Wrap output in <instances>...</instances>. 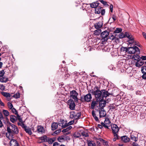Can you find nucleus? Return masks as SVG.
<instances>
[{
	"mask_svg": "<svg viewBox=\"0 0 146 146\" xmlns=\"http://www.w3.org/2000/svg\"><path fill=\"white\" fill-rule=\"evenodd\" d=\"M7 129L8 133H7L6 136L9 139L13 138L14 135L18 134L19 132L17 126L10 123L7 125Z\"/></svg>",
	"mask_w": 146,
	"mask_h": 146,
	"instance_id": "f257e3e1",
	"label": "nucleus"
},
{
	"mask_svg": "<svg viewBox=\"0 0 146 146\" xmlns=\"http://www.w3.org/2000/svg\"><path fill=\"white\" fill-rule=\"evenodd\" d=\"M96 90L95 91L94 90H91L89 92L93 94L94 95L96 98L97 101H99V100H101L102 99V91L100 90L97 87H95L94 89Z\"/></svg>",
	"mask_w": 146,
	"mask_h": 146,
	"instance_id": "f03ea898",
	"label": "nucleus"
},
{
	"mask_svg": "<svg viewBox=\"0 0 146 146\" xmlns=\"http://www.w3.org/2000/svg\"><path fill=\"white\" fill-rule=\"evenodd\" d=\"M121 49L122 50H123V51H126L128 53L131 54H134L136 52H138L139 53L140 52L139 48L136 46H134L133 47H129L128 48L123 47H122Z\"/></svg>",
	"mask_w": 146,
	"mask_h": 146,
	"instance_id": "7ed1b4c3",
	"label": "nucleus"
},
{
	"mask_svg": "<svg viewBox=\"0 0 146 146\" xmlns=\"http://www.w3.org/2000/svg\"><path fill=\"white\" fill-rule=\"evenodd\" d=\"M101 124L105 128L108 129L110 127L111 125V122L108 117H106L104 122H102Z\"/></svg>",
	"mask_w": 146,
	"mask_h": 146,
	"instance_id": "20e7f679",
	"label": "nucleus"
},
{
	"mask_svg": "<svg viewBox=\"0 0 146 146\" xmlns=\"http://www.w3.org/2000/svg\"><path fill=\"white\" fill-rule=\"evenodd\" d=\"M78 93L76 91L72 90L70 92V96L71 98L74 100V101L76 102L78 101L77 96Z\"/></svg>",
	"mask_w": 146,
	"mask_h": 146,
	"instance_id": "39448f33",
	"label": "nucleus"
},
{
	"mask_svg": "<svg viewBox=\"0 0 146 146\" xmlns=\"http://www.w3.org/2000/svg\"><path fill=\"white\" fill-rule=\"evenodd\" d=\"M81 115V114L80 112H75L74 111L70 112V117L71 118L77 119Z\"/></svg>",
	"mask_w": 146,
	"mask_h": 146,
	"instance_id": "423d86ee",
	"label": "nucleus"
},
{
	"mask_svg": "<svg viewBox=\"0 0 146 146\" xmlns=\"http://www.w3.org/2000/svg\"><path fill=\"white\" fill-rule=\"evenodd\" d=\"M68 102L70 109L72 110H74L76 106L73 100L71 99L68 101Z\"/></svg>",
	"mask_w": 146,
	"mask_h": 146,
	"instance_id": "0eeeda50",
	"label": "nucleus"
},
{
	"mask_svg": "<svg viewBox=\"0 0 146 146\" xmlns=\"http://www.w3.org/2000/svg\"><path fill=\"white\" fill-rule=\"evenodd\" d=\"M109 33V32L108 31H105L101 33V36L104 40H107L108 39V36Z\"/></svg>",
	"mask_w": 146,
	"mask_h": 146,
	"instance_id": "6e6552de",
	"label": "nucleus"
},
{
	"mask_svg": "<svg viewBox=\"0 0 146 146\" xmlns=\"http://www.w3.org/2000/svg\"><path fill=\"white\" fill-rule=\"evenodd\" d=\"M113 133H118L119 128L117 125L113 124L111 125Z\"/></svg>",
	"mask_w": 146,
	"mask_h": 146,
	"instance_id": "1a4fd4ad",
	"label": "nucleus"
},
{
	"mask_svg": "<svg viewBox=\"0 0 146 146\" xmlns=\"http://www.w3.org/2000/svg\"><path fill=\"white\" fill-rule=\"evenodd\" d=\"M98 140L99 141H97V143L98 144H101L105 146H109L108 142L107 141L104 140L102 138H99Z\"/></svg>",
	"mask_w": 146,
	"mask_h": 146,
	"instance_id": "9d476101",
	"label": "nucleus"
},
{
	"mask_svg": "<svg viewBox=\"0 0 146 146\" xmlns=\"http://www.w3.org/2000/svg\"><path fill=\"white\" fill-rule=\"evenodd\" d=\"M69 138V137L66 135L60 136L58 138V141L62 142H64Z\"/></svg>",
	"mask_w": 146,
	"mask_h": 146,
	"instance_id": "9b49d317",
	"label": "nucleus"
},
{
	"mask_svg": "<svg viewBox=\"0 0 146 146\" xmlns=\"http://www.w3.org/2000/svg\"><path fill=\"white\" fill-rule=\"evenodd\" d=\"M1 94L4 97H5L6 99L9 101L11 99V96L10 93L6 92H1Z\"/></svg>",
	"mask_w": 146,
	"mask_h": 146,
	"instance_id": "f8f14e48",
	"label": "nucleus"
},
{
	"mask_svg": "<svg viewBox=\"0 0 146 146\" xmlns=\"http://www.w3.org/2000/svg\"><path fill=\"white\" fill-rule=\"evenodd\" d=\"M128 42L129 44H133L139 46H140V45L138 43H137L136 42L134 41V39L133 37H131V38L129 39Z\"/></svg>",
	"mask_w": 146,
	"mask_h": 146,
	"instance_id": "ddd939ff",
	"label": "nucleus"
},
{
	"mask_svg": "<svg viewBox=\"0 0 146 146\" xmlns=\"http://www.w3.org/2000/svg\"><path fill=\"white\" fill-rule=\"evenodd\" d=\"M72 127L71 126H69L67 128L63 129L62 130V132L65 133V135H67L70 133V130L72 129Z\"/></svg>",
	"mask_w": 146,
	"mask_h": 146,
	"instance_id": "4468645a",
	"label": "nucleus"
},
{
	"mask_svg": "<svg viewBox=\"0 0 146 146\" xmlns=\"http://www.w3.org/2000/svg\"><path fill=\"white\" fill-rule=\"evenodd\" d=\"M106 114V112L103 108H101L99 109V115L100 117H105Z\"/></svg>",
	"mask_w": 146,
	"mask_h": 146,
	"instance_id": "2eb2a0df",
	"label": "nucleus"
},
{
	"mask_svg": "<svg viewBox=\"0 0 146 146\" xmlns=\"http://www.w3.org/2000/svg\"><path fill=\"white\" fill-rule=\"evenodd\" d=\"M67 121L62 120L60 121L58 123V125L61 126L62 128H64L68 126V124Z\"/></svg>",
	"mask_w": 146,
	"mask_h": 146,
	"instance_id": "dca6fc26",
	"label": "nucleus"
},
{
	"mask_svg": "<svg viewBox=\"0 0 146 146\" xmlns=\"http://www.w3.org/2000/svg\"><path fill=\"white\" fill-rule=\"evenodd\" d=\"M92 96L90 94H88L84 96V99L85 101L86 102H88L91 100Z\"/></svg>",
	"mask_w": 146,
	"mask_h": 146,
	"instance_id": "f3484780",
	"label": "nucleus"
},
{
	"mask_svg": "<svg viewBox=\"0 0 146 146\" xmlns=\"http://www.w3.org/2000/svg\"><path fill=\"white\" fill-rule=\"evenodd\" d=\"M102 99H103L104 97H107L111 95V94L108 93L107 91H106L104 90H102Z\"/></svg>",
	"mask_w": 146,
	"mask_h": 146,
	"instance_id": "a211bd4d",
	"label": "nucleus"
},
{
	"mask_svg": "<svg viewBox=\"0 0 146 146\" xmlns=\"http://www.w3.org/2000/svg\"><path fill=\"white\" fill-rule=\"evenodd\" d=\"M22 126L27 133L30 135H31L32 134V132L30 129L29 128H27V126L23 124H22Z\"/></svg>",
	"mask_w": 146,
	"mask_h": 146,
	"instance_id": "6ab92c4d",
	"label": "nucleus"
},
{
	"mask_svg": "<svg viewBox=\"0 0 146 146\" xmlns=\"http://www.w3.org/2000/svg\"><path fill=\"white\" fill-rule=\"evenodd\" d=\"M99 106L101 108H103L106 105V101L103 99H102L101 100H99Z\"/></svg>",
	"mask_w": 146,
	"mask_h": 146,
	"instance_id": "aec40b11",
	"label": "nucleus"
},
{
	"mask_svg": "<svg viewBox=\"0 0 146 146\" xmlns=\"http://www.w3.org/2000/svg\"><path fill=\"white\" fill-rule=\"evenodd\" d=\"M12 138L10 141V146H18L19 144L17 142L15 139H13Z\"/></svg>",
	"mask_w": 146,
	"mask_h": 146,
	"instance_id": "412c9836",
	"label": "nucleus"
},
{
	"mask_svg": "<svg viewBox=\"0 0 146 146\" xmlns=\"http://www.w3.org/2000/svg\"><path fill=\"white\" fill-rule=\"evenodd\" d=\"M37 131L39 133H43L45 132V129L43 127L41 126H38L37 127Z\"/></svg>",
	"mask_w": 146,
	"mask_h": 146,
	"instance_id": "4be33fe9",
	"label": "nucleus"
},
{
	"mask_svg": "<svg viewBox=\"0 0 146 146\" xmlns=\"http://www.w3.org/2000/svg\"><path fill=\"white\" fill-rule=\"evenodd\" d=\"M121 140L125 143H127L129 141L130 139L126 136H124L121 137Z\"/></svg>",
	"mask_w": 146,
	"mask_h": 146,
	"instance_id": "5701e85b",
	"label": "nucleus"
},
{
	"mask_svg": "<svg viewBox=\"0 0 146 146\" xmlns=\"http://www.w3.org/2000/svg\"><path fill=\"white\" fill-rule=\"evenodd\" d=\"M103 25V23L101 21L99 22H98L96 23L94 25L95 28L96 29H98L102 27Z\"/></svg>",
	"mask_w": 146,
	"mask_h": 146,
	"instance_id": "b1692460",
	"label": "nucleus"
},
{
	"mask_svg": "<svg viewBox=\"0 0 146 146\" xmlns=\"http://www.w3.org/2000/svg\"><path fill=\"white\" fill-rule=\"evenodd\" d=\"M8 80V78H6L4 74L1 76H0V81L2 82H6Z\"/></svg>",
	"mask_w": 146,
	"mask_h": 146,
	"instance_id": "393cba45",
	"label": "nucleus"
},
{
	"mask_svg": "<svg viewBox=\"0 0 146 146\" xmlns=\"http://www.w3.org/2000/svg\"><path fill=\"white\" fill-rule=\"evenodd\" d=\"M10 120L11 122L13 123L17 120V117L13 115H11Z\"/></svg>",
	"mask_w": 146,
	"mask_h": 146,
	"instance_id": "a878e982",
	"label": "nucleus"
},
{
	"mask_svg": "<svg viewBox=\"0 0 146 146\" xmlns=\"http://www.w3.org/2000/svg\"><path fill=\"white\" fill-rule=\"evenodd\" d=\"M144 64V62L142 61H138L136 62L135 66L139 68L143 65Z\"/></svg>",
	"mask_w": 146,
	"mask_h": 146,
	"instance_id": "bb28decb",
	"label": "nucleus"
},
{
	"mask_svg": "<svg viewBox=\"0 0 146 146\" xmlns=\"http://www.w3.org/2000/svg\"><path fill=\"white\" fill-rule=\"evenodd\" d=\"M90 5L91 7L95 8L99 5V3L98 1H96L91 3Z\"/></svg>",
	"mask_w": 146,
	"mask_h": 146,
	"instance_id": "cd10ccee",
	"label": "nucleus"
},
{
	"mask_svg": "<svg viewBox=\"0 0 146 146\" xmlns=\"http://www.w3.org/2000/svg\"><path fill=\"white\" fill-rule=\"evenodd\" d=\"M46 138L47 137L46 136L40 137L38 140V142L39 143H41L44 142L46 140H47Z\"/></svg>",
	"mask_w": 146,
	"mask_h": 146,
	"instance_id": "c85d7f7f",
	"label": "nucleus"
},
{
	"mask_svg": "<svg viewBox=\"0 0 146 146\" xmlns=\"http://www.w3.org/2000/svg\"><path fill=\"white\" fill-rule=\"evenodd\" d=\"M130 138L131 139L135 142H136L138 140L137 137L135 136L133 134H131L130 135Z\"/></svg>",
	"mask_w": 146,
	"mask_h": 146,
	"instance_id": "c756f323",
	"label": "nucleus"
},
{
	"mask_svg": "<svg viewBox=\"0 0 146 146\" xmlns=\"http://www.w3.org/2000/svg\"><path fill=\"white\" fill-rule=\"evenodd\" d=\"M87 144L88 146H95L96 144L95 143L92 141H87Z\"/></svg>",
	"mask_w": 146,
	"mask_h": 146,
	"instance_id": "7c9ffc66",
	"label": "nucleus"
},
{
	"mask_svg": "<svg viewBox=\"0 0 146 146\" xmlns=\"http://www.w3.org/2000/svg\"><path fill=\"white\" fill-rule=\"evenodd\" d=\"M97 101H92L91 104V108L92 109H94L95 106L98 105Z\"/></svg>",
	"mask_w": 146,
	"mask_h": 146,
	"instance_id": "2f4dec72",
	"label": "nucleus"
},
{
	"mask_svg": "<svg viewBox=\"0 0 146 146\" xmlns=\"http://www.w3.org/2000/svg\"><path fill=\"white\" fill-rule=\"evenodd\" d=\"M113 135L114 138L113 139V141H114L119 139V137L118 135V133H113Z\"/></svg>",
	"mask_w": 146,
	"mask_h": 146,
	"instance_id": "473e14b6",
	"label": "nucleus"
},
{
	"mask_svg": "<svg viewBox=\"0 0 146 146\" xmlns=\"http://www.w3.org/2000/svg\"><path fill=\"white\" fill-rule=\"evenodd\" d=\"M102 7H98V8L95 9V13L96 14H99L101 13Z\"/></svg>",
	"mask_w": 146,
	"mask_h": 146,
	"instance_id": "72a5a7b5",
	"label": "nucleus"
},
{
	"mask_svg": "<svg viewBox=\"0 0 146 146\" xmlns=\"http://www.w3.org/2000/svg\"><path fill=\"white\" fill-rule=\"evenodd\" d=\"M51 126L52 129L54 130L57 128L58 125L57 123H54L52 124Z\"/></svg>",
	"mask_w": 146,
	"mask_h": 146,
	"instance_id": "f704fd0d",
	"label": "nucleus"
},
{
	"mask_svg": "<svg viewBox=\"0 0 146 146\" xmlns=\"http://www.w3.org/2000/svg\"><path fill=\"white\" fill-rule=\"evenodd\" d=\"M125 37H126L128 39L131 38V37H133L131 35V34L127 32H125Z\"/></svg>",
	"mask_w": 146,
	"mask_h": 146,
	"instance_id": "c9c22d12",
	"label": "nucleus"
},
{
	"mask_svg": "<svg viewBox=\"0 0 146 146\" xmlns=\"http://www.w3.org/2000/svg\"><path fill=\"white\" fill-rule=\"evenodd\" d=\"M133 58L134 60H136L139 61L140 59V58L139 56L137 54L134 55L133 57Z\"/></svg>",
	"mask_w": 146,
	"mask_h": 146,
	"instance_id": "e433bc0d",
	"label": "nucleus"
},
{
	"mask_svg": "<svg viewBox=\"0 0 146 146\" xmlns=\"http://www.w3.org/2000/svg\"><path fill=\"white\" fill-rule=\"evenodd\" d=\"M101 32V29H98L94 31V34L95 35H99Z\"/></svg>",
	"mask_w": 146,
	"mask_h": 146,
	"instance_id": "4c0bfd02",
	"label": "nucleus"
},
{
	"mask_svg": "<svg viewBox=\"0 0 146 146\" xmlns=\"http://www.w3.org/2000/svg\"><path fill=\"white\" fill-rule=\"evenodd\" d=\"M73 136L74 137L78 138L81 136V135L79 132H76L74 133Z\"/></svg>",
	"mask_w": 146,
	"mask_h": 146,
	"instance_id": "58836bf2",
	"label": "nucleus"
},
{
	"mask_svg": "<svg viewBox=\"0 0 146 146\" xmlns=\"http://www.w3.org/2000/svg\"><path fill=\"white\" fill-rule=\"evenodd\" d=\"M13 97L16 99H17L20 97V94L18 92L16 93L15 94L13 95Z\"/></svg>",
	"mask_w": 146,
	"mask_h": 146,
	"instance_id": "ea45409f",
	"label": "nucleus"
},
{
	"mask_svg": "<svg viewBox=\"0 0 146 146\" xmlns=\"http://www.w3.org/2000/svg\"><path fill=\"white\" fill-rule=\"evenodd\" d=\"M122 29L121 28H117L114 32L115 33H118L122 31Z\"/></svg>",
	"mask_w": 146,
	"mask_h": 146,
	"instance_id": "a19ab883",
	"label": "nucleus"
},
{
	"mask_svg": "<svg viewBox=\"0 0 146 146\" xmlns=\"http://www.w3.org/2000/svg\"><path fill=\"white\" fill-rule=\"evenodd\" d=\"M3 112L4 115L6 116H8L9 115V113L7 110H3Z\"/></svg>",
	"mask_w": 146,
	"mask_h": 146,
	"instance_id": "79ce46f5",
	"label": "nucleus"
},
{
	"mask_svg": "<svg viewBox=\"0 0 146 146\" xmlns=\"http://www.w3.org/2000/svg\"><path fill=\"white\" fill-rule=\"evenodd\" d=\"M141 71L142 73H146V66H143L141 68Z\"/></svg>",
	"mask_w": 146,
	"mask_h": 146,
	"instance_id": "37998d69",
	"label": "nucleus"
},
{
	"mask_svg": "<svg viewBox=\"0 0 146 146\" xmlns=\"http://www.w3.org/2000/svg\"><path fill=\"white\" fill-rule=\"evenodd\" d=\"M61 132V129H58L54 131L53 134L54 135H56L59 133Z\"/></svg>",
	"mask_w": 146,
	"mask_h": 146,
	"instance_id": "c03bdc74",
	"label": "nucleus"
},
{
	"mask_svg": "<svg viewBox=\"0 0 146 146\" xmlns=\"http://www.w3.org/2000/svg\"><path fill=\"white\" fill-rule=\"evenodd\" d=\"M54 141V139L52 138L49 139L48 142L49 144H52Z\"/></svg>",
	"mask_w": 146,
	"mask_h": 146,
	"instance_id": "a18cd8bd",
	"label": "nucleus"
},
{
	"mask_svg": "<svg viewBox=\"0 0 146 146\" xmlns=\"http://www.w3.org/2000/svg\"><path fill=\"white\" fill-rule=\"evenodd\" d=\"M7 105L9 108L10 109H11L13 107V104L10 103L8 102Z\"/></svg>",
	"mask_w": 146,
	"mask_h": 146,
	"instance_id": "49530a36",
	"label": "nucleus"
},
{
	"mask_svg": "<svg viewBox=\"0 0 146 146\" xmlns=\"http://www.w3.org/2000/svg\"><path fill=\"white\" fill-rule=\"evenodd\" d=\"M127 89L128 90H133V87L131 85H129L127 86Z\"/></svg>",
	"mask_w": 146,
	"mask_h": 146,
	"instance_id": "de8ad7c7",
	"label": "nucleus"
},
{
	"mask_svg": "<svg viewBox=\"0 0 146 146\" xmlns=\"http://www.w3.org/2000/svg\"><path fill=\"white\" fill-rule=\"evenodd\" d=\"M119 37L120 38H122L125 37V34L121 33L119 35Z\"/></svg>",
	"mask_w": 146,
	"mask_h": 146,
	"instance_id": "09e8293b",
	"label": "nucleus"
},
{
	"mask_svg": "<svg viewBox=\"0 0 146 146\" xmlns=\"http://www.w3.org/2000/svg\"><path fill=\"white\" fill-rule=\"evenodd\" d=\"M11 110H12V112L13 113H15V114H16V115H17V114H18V113H17V111L16 110V109L15 108H13L11 109Z\"/></svg>",
	"mask_w": 146,
	"mask_h": 146,
	"instance_id": "8fccbe9b",
	"label": "nucleus"
},
{
	"mask_svg": "<svg viewBox=\"0 0 146 146\" xmlns=\"http://www.w3.org/2000/svg\"><path fill=\"white\" fill-rule=\"evenodd\" d=\"M17 119H18L19 120V121L20 122H21L22 121V119L21 118L20 116L18 114H17Z\"/></svg>",
	"mask_w": 146,
	"mask_h": 146,
	"instance_id": "3c124183",
	"label": "nucleus"
},
{
	"mask_svg": "<svg viewBox=\"0 0 146 146\" xmlns=\"http://www.w3.org/2000/svg\"><path fill=\"white\" fill-rule=\"evenodd\" d=\"M143 74L142 76V78L143 79H146V73H142Z\"/></svg>",
	"mask_w": 146,
	"mask_h": 146,
	"instance_id": "603ef678",
	"label": "nucleus"
},
{
	"mask_svg": "<svg viewBox=\"0 0 146 146\" xmlns=\"http://www.w3.org/2000/svg\"><path fill=\"white\" fill-rule=\"evenodd\" d=\"M53 146H60L59 144L57 142H55L53 144Z\"/></svg>",
	"mask_w": 146,
	"mask_h": 146,
	"instance_id": "864d4df0",
	"label": "nucleus"
},
{
	"mask_svg": "<svg viewBox=\"0 0 146 146\" xmlns=\"http://www.w3.org/2000/svg\"><path fill=\"white\" fill-rule=\"evenodd\" d=\"M113 6L112 5H111L110 6V9L111 12H113Z\"/></svg>",
	"mask_w": 146,
	"mask_h": 146,
	"instance_id": "5fc2aeb1",
	"label": "nucleus"
},
{
	"mask_svg": "<svg viewBox=\"0 0 146 146\" xmlns=\"http://www.w3.org/2000/svg\"><path fill=\"white\" fill-rule=\"evenodd\" d=\"M105 10L104 9H102L101 10V15H104L105 14Z\"/></svg>",
	"mask_w": 146,
	"mask_h": 146,
	"instance_id": "6e6d98bb",
	"label": "nucleus"
},
{
	"mask_svg": "<svg viewBox=\"0 0 146 146\" xmlns=\"http://www.w3.org/2000/svg\"><path fill=\"white\" fill-rule=\"evenodd\" d=\"M82 134L83 136H85V137H87L88 136V134L87 133H85V132H82Z\"/></svg>",
	"mask_w": 146,
	"mask_h": 146,
	"instance_id": "4d7b16f0",
	"label": "nucleus"
},
{
	"mask_svg": "<svg viewBox=\"0 0 146 146\" xmlns=\"http://www.w3.org/2000/svg\"><path fill=\"white\" fill-rule=\"evenodd\" d=\"M92 115L93 117H94L96 116V114L95 113V111L94 110H93L92 111Z\"/></svg>",
	"mask_w": 146,
	"mask_h": 146,
	"instance_id": "13d9d810",
	"label": "nucleus"
},
{
	"mask_svg": "<svg viewBox=\"0 0 146 146\" xmlns=\"http://www.w3.org/2000/svg\"><path fill=\"white\" fill-rule=\"evenodd\" d=\"M74 122V121H70L68 123V125H70L73 124Z\"/></svg>",
	"mask_w": 146,
	"mask_h": 146,
	"instance_id": "bf43d9fd",
	"label": "nucleus"
},
{
	"mask_svg": "<svg viewBox=\"0 0 146 146\" xmlns=\"http://www.w3.org/2000/svg\"><path fill=\"white\" fill-rule=\"evenodd\" d=\"M143 60H146V56H142L141 58Z\"/></svg>",
	"mask_w": 146,
	"mask_h": 146,
	"instance_id": "052dcab7",
	"label": "nucleus"
},
{
	"mask_svg": "<svg viewBox=\"0 0 146 146\" xmlns=\"http://www.w3.org/2000/svg\"><path fill=\"white\" fill-rule=\"evenodd\" d=\"M112 18L113 19L114 21H115L116 19V17L114 15H113L112 17Z\"/></svg>",
	"mask_w": 146,
	"mask_h": 146,
	"instance_id": "680f3d73",
	"label": "nucleus"
},
{
	"mask_svg": "<svg viewBox=\"0 0 146 146\" xmlns=\"http://www.w3.org/2000/svg\"><path fill=\"white\" fill-rule=\"evenodd\" d=\"M4 72L3 71H0V76H1L3 75L4 74Z\"/></svg>",
	"mask_w": 146,
	"mask_h": 146,
	"instance_id": "e2e57ef3",
	"label": "nucleus"
},
{
	"mask_svg": "<svg viewBox=\"0 0 146 146\" xmlns=\"http://www.w3.org/2000/svg\"><path fill=\"white\" fill-rule=\"evenodd\" d=\"M0 104L2 106H4V104L3 102H2L1 99H0Z\"/></svg>",
	"mask_w": 146,
	"mask_h": 146,
	"instance_id": "0e129e2a",
	"label": "nucleus"
},
{
	"mask_svg": "<svg viewBox=\"0 0 146 146\" xmlns=\"http://www.w3.org/2000/svg\"><path fill=\"white\" fill-rule=\"evenodd\" d=\"M103 125H102V124H98V127L100 129H102L103 128Z\"/></svg>",
	"mask_w": 146,
	"mask_h": 146,
	"instance_id": "69168bd1",
	"label": "nucleus"
},
{
	"mask_svg": "<svg viewBox=\"0 0 146 146\" xmlns=\"http://www.w3.org/2000/svg\"><path fill=\"white\" fill-rule=\"evenodd\" d=\"M4 118L2 114L0 112V119L2 120Z\"/></svg>",
	"mask_w": 146,
	"mask_h": 146,
	"instance_id": "338daca9",
	"label": "nucleus"
},
{
	"mask_svg": "<svg viewBox=\"0 0 146 146\" xmlns=\"http://www.w3.org/2000/svg\"><path fill=\"white\" fill-rule=\"evenodd\" d=\"M94 119H95V120L96 121H98L99 119L98 117H97L96 116L94 117Z\"/></svg>",
	"mask_w": 146,
	"mask_h": 146,
	"instance_id": "774afa93",
	"label": "nucleus"
}]
</instances>
